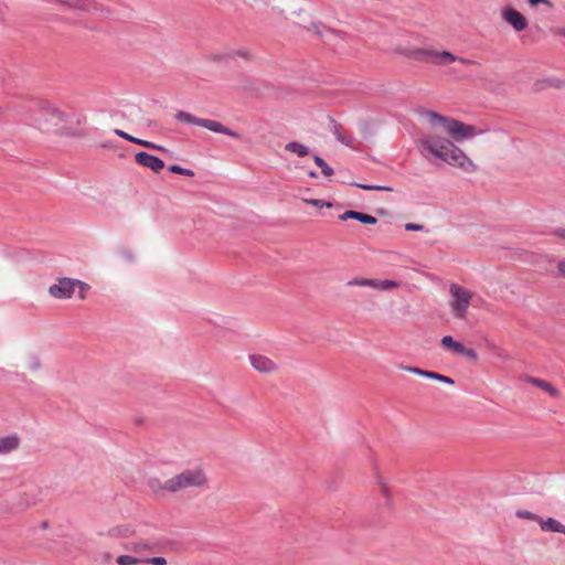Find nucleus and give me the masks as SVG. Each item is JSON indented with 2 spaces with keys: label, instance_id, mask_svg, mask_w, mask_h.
<instances>
[{
  "label": "nucleus",
  "instance_id": "37998d69",
  "mask_svg": "<svg viewBox=\"0 0 565 565\" xmlns=\"http://www.w3.org/2000/svg\"><path fill=\"white\" fill-rule=\"evenodd\" d=\"M557 270H558L559 276L565 278V258L558 262Z\"/></svg>",
  "mask_w": 565,
  "mask_h": 565
},
{
  "label": "nucleus",
  "instance_id": "4be33fe9",
  "mask_svg": "<svg viewBox=\"0 0 565 565\" xmlns=\"http://www.w3.org/2000/svg\"><path fill=\"white\" fill-rule=\"evenodd\" d=\"M315 163L321 168V173L324 177H331L334 174V170L318 154H313L312 157Z\"/></svg>",
  "mask_w": 565,
  "mask_h": 565
},
{
  "label": "nucleus",
  "instance_id": "e433bc0d",
  "mask_svg": "<svg viewBox=\"0 0 565 565\" xmlns=\"http://www.w3.org/2000/svg\"><path fill=\"white\" fill-rule=\"evenodd\" d=\"M482 130H478L476 126L467 125L466 139L473 138L478 134H481Z\"/></svg>",
  "mask_w": 565,
  "mask_h": 565
},
{
  "label": "nucleus",
  "instance_id": "7ed1b4c3",
  "mask_svg": "<svg viewBox=\"0 0 565 565\" xmlns=\"http://www.w3.org/2000/svg\"><path fill=\"white\" fill-rule=\"evenodd\" d=\"M419 114L420 116L428 118L431 126L443 127L454 141L461 142L466 139L467 125L465 122L439 115L431 110H422Z\"/></svg>",
  "mask_w": 565,
  "mask_h": 565
},
{
  "label": "nucleus",
  "instance_id": "f8f14e48",
  "mask_svg": "<svg viewBox=\"0 0 565 565\" xmlns=\"http://www.w3.org/2000/svg\"><path fill=\"white\" fill-rule=\"evenodd\" d=\"M252 366L260 373H273L277 370V364L269 358L260 354L249 355Z\"/></svg>",
  "mask_w": 565,
  "mask_h": 565
},
{
  "label": "nucleus",
  "instance_id": "aec40b11",
  "mask_svg": "<svg viewBox=\"0 0 565 565\" xmlns=\"http://www.w3.org/2000/svg\"><path fill=\"white\" fill-rule=\"evenodd\" d=\"M40 107L43 111L47 113L49 115L58 118L61 121H67L68 115L64 111H61L57 108L52 107L47 102H40Z\"/></svg>",
  "mask_w": 565,
  "mask_h": 565
},
{
  "label": "nucleus",
  "instance_id": "f704fd0d",
  "mask_svg": "<svg viewBox=\"0 0 565 565\" xmlns=\"http://www.w3.org/2000/svg\"><path fill=\"white\" fill-rule=\"evenodd\" d=\"M41 360L39 359V356L36 355H33L31 356V360H30V363H29V369L32 370V371H38L41 369Z\"/></svg>",
  "mask_w": 565,
  "mask_h": 565
},
{
  "label": "nucleus",
  "instance_id": "f3484780",
  "mask_svg": "<svg viewBox=\"0 0 565 565\" xmlns=\"http://www.w3.org/2000/svg\"><path fill=\"white\" fill-rule=\"evenodd\" d=\"M564 524L554 518L543 519L540 522V527L543 532L559 533Z\"/></svg>",
  "mask_w": 565,
  "mask_h": 565
},
{
  "label": "nucleus",
  "instance_id": "473e14b6",
  "mask_svg": "<svg viewBox=\"0 0 565 565\" xmlns=\"http://www.w3.org/2000/svg\"><path fill=\"white\" fill-rule=\"evenodd\" d=\"M337 140H338L339 142H341V143H343V145L348 146V147H352V148L354 147V146H353V140H354V138H353L352 136H349V137H348V136H345V135L341 134V135H338Z\"/></svg>",
  "mask_w": 565,
  "mask_h": 565
},
{
  "label": "nucleus",
  "instance_id": "bb28decb",
  "mask_svg": "<svg viewBox=\"0 0 565 565\" xmlns=\"http://www.w3.org/2000/svg\"><path fill=\"white\" fill-rule=\"evenodd\" d=\"M134 143L142 146L148 149H153V150H158L161 152H168V149H166L164 147L156 145V143L147 141V140H143V139L138 138V140H134Z\"/></svg>",
  "mask_w": 565,
  "mask_h": 565
},
{
  "label": "nucleus",
  "instance_id": "39448f33",
  "mask_svg": "<svg viewBox=\"0 0 565 565\" xmlns=\"http://www.w3.org/2000/svg\"><path fill=\"white\" fill-rule=\"evenodd\" d=\"M408 56L413 60L420 61V62H430L438 65H447L452 62L459 61L462 64H471L472 61L463 58V57H457L449 51H431L426 49H416L409 52Z\"/></svg>",
  "mask_w": 565,
  "mask_h": 565
},
{
  "label": "nucleus",
  "instance_id": "6e6d98bb",
  "mask_svg": "<svg viewBox=\"0 0 565 565\" xmlns=\"http://www.w3.org/2000/svg\"><path fill=\"white\" fill-rule=\"evenodd\" d=\"M559 533L564 534L565 535V525H563L562 530L559 531Z\"/></svg>",
  "mask_w": 565,
  "mask_h": 565
},
{
  "label": "nucleus",
  "instance_id": "c03bdc74",
  "mask_svg": "<svg viewBox=\"0 0 565 565\" xmlns=\"http://www.w3.org/2000/svg\"><path fill=\"white\" fill-rule=\"evenodd\" d=\"M527 2L531 4V6H537L540 3H545L547 6H552V3L548 1V0H527Z\"/></svg>",
  "mask_w": 565,
  "mask_h": 565
},
{
  "label": "nucleus",
  "instance_id": "c756f323",
  "mask_svg": "<svg viewBox=\"0 0 565 565\" xmlns=\"http://www.w3.org/2000/svg\"><path fill=\"white\" fill-rule=\"evenodd\" d=\"M359 127H360V131L364 138H369L370 136L373 135V129H372V125L370 121L364 120V121L360 122Z\"/></svg>",
  "mask_w": 565,
  "mask_h": 565
},
{
  "label": "nucleus",
  "instance_id": "a19ab883",
  "mask_svg": "<svg viewBox=\"0 0 565 565\" xmlns=\"http://www.w3.org/2000/svg\"><path fill=\"white\" fill-rule=\"evenodd\" d=\"M330 121L332 124V131L335 136V138H338V135H341L342 132L340 131V124H338L333 118L330 117Z\"/></svg>",
  "mask_w": 565,
  "mask_h": 565
},
{
  "label": "nucleus",
  "instance_id": "58836bf2",
  "mask_svg": "<svg viewBox=\"0 0 565 565\" xmlns=\"http://www.w3.org/2000/svg\"><path fill=\"white\" fill-rule=\"evenodd\" d=\"M424 225L422 224H416V223H406L405 224V230L406 231H414V232H419V231H424Z\"/></svg>",
  "mask_w": 565,
  "mask_h": 565
},
{
  "label": "nucleus",
  "instance_id": "a211bd4d",
  "mask_svg": "<svg viewBox=\"0 0 565 565\" xmlns=\"http://www.w3.org/2000/svg\"><path fill=\"white\" fill-rule=\"evenodd\" d=\"M530 382L532 384H534L535 386L544 390L552 397H557L559 395V391L555 386H553L550 382H546L544 380L536 379V377H531Z\"/></svg>",
  "mask_w": 565,
  "mask_h": 565
},
{
  "label": "nucleus",
  "instance_id": "8fccbe9b",
  "mask_svg": "<svg viewBox=\"0 0 565 565\" xmlns=\"http://www.w3.org/2000/svg\"><path fill=\"white\" fill-rule=\"evenodd\" d=\"M554 33L565 38V29H556L554 30Z\"/></svg>",
  "mask_w": 565,
  "mask_h": 565
},
{
  "label": "nucleus",
  "instance_id": "9d476101",
  "mask_svg": "<svg viewBox=\"0 0 565 565\" xmlns=\"http://www.w3.org/2000/svg\"><path fill=\"white\" fill-rule=\"evenodd\" d=\"M503 20L509 23L515 31H523L527 26L525 17L513 8H505L502 11Z\"/></svg>",
  "mask_w": 565,
  "mask_h": 565
},
{
  "label": "nucleus",
  "instance_id": "a18cd8bd",
  "mask_svg": "<svg viewBox=\"0 0 565 565\" xmlns=\"http://www.w3.org/2000/svg\"><path fill=\"white\" fill-rule=\"evenodd\" d=\"M354 185L360 189L367 190V191L373 190V184L354 183Z\"/></svg>",
  "mask_w": 565,
  "mask_h": 565
},
{
  "label": "nucleus",
  "instance_id": "0eeeda50",
  "mask_svg": "<svg viewBox=\"0 0 565 565\" xmlns=\"http://www.w3.org/2000/svg\"><path fill=\"white\" fill-rule=\"evenodd\" d=\"M75 287L82 289H88V285L72 278H60L56 284H53L49 288V294L56 299H68L73 296Z\"/></svg>",
  "mask_w": 565,
  "mask_h": 565
},
{
  "label": "nucleus",
  "instance_id": "3c124183",
  "mask_svg": "<svg viewBox=\"0 0 565 565\" xmlns=\"http://www.w3.org/2000/svg\"><path fill=\"white\" fill-rule=\"evenodd\" d=\"M308 175H309L310 178H313V179L318 178V174H317V172H316V171H309Z\"/></svg>",
  "mask_w": 565,
  "mask_h": 565
},
{
  "label": "nucleus",
  "instance_id": "423d86ee",
  "mask_svg": "<svg viewBox=\"0 0 565 565\" xmlns=\"http://www.w3.org/2000/svg\"><path fill=\"white\" fill-rule=\"evenodd\" d=\"M450 306L455 317L458 319L466 318L467 310L470 305V299L472 297L471 292L460 287L459 285L452 284L450 286Z\"/></svg>",
  "mask_w": 565,
  "mask_h": 565
},
{
  "label": "nucleus",
  "instance_id": "09e8293b",
  "mask_svg": "<svg viewBox=\"0 0 565 565\" xmlns=\"http://www.w3.org/2000/svg\"><path fill=\"white\" fill-rule=\"evenodd\" d=\"M556 235L562 237V238H565V228L556 230Z\"/></svg>",
  "mask_w": 565,
  "mask_h": 565
},
{
  "label": "nucleus",
  "instance_id": "c9c22d12",
  "mask_svg": "<svg viewBox=\"0 0 565 565\" xmlns=\"http://www.w3.org/2000/svg\"><path fill=\"white\" fill-rule=\"evenodd\" d=\"M114 132H115L117 136L121 137L122 139L128 140V141H130V142H132V143H134V140H138V138H136V137H134V136H131V135H129V134L125 132V131H124V130H121V129H115V130H114Z\"/></svg>",
  "mask_w": 565,
  "mask_h": 565
},
{
  "label": "nucleus",
  "instance_id": "a878e982",
  "mask_svg": "<svg viewBox=\"0 0 565 565\" xmlns=\"http://www.w3.org/2000/svg\"><path fill=\"white\" fill-rule=\"evenodd\" d=\"M515 515L519 518V519H524V520H531V521H535L540 524V522L542 521V518L533 512H530L527 510H518Z\"/></svg>",
  "mask_w": 565,
  "mask_h": 565
},
{
  "label": "nucleus",
  "instance_id": "5fc2aeb1",
  "mask_svg": "<svg viewBox=\"0 0 565 565\" xmlns=\"http://www.w3.org/2000/svg\"><path fill=\"white\" fill-rule=\"evenodd\" d=\"M555 82H556V79H551V81H550V84H551V85H553V86H555L556 88H559V87H561V85L556 84Z\"/></svg>",
  "mask_w": 565,
  "mask_h": 565
},
{
  "label": "nucleus",
  "instance_id": "49530a36",
  "mask_svg": "<svg viewBox=\"0 0 565 565\" xmlns=\"http://www.w3.org/2000/svg\"><path fill=\"white\" fill-rule=\"evenodd\" d=\"M374 191H392V188L385 185H373Z\"/></svg>",
  "mask_w": 565,
  "mask_h": 565
},
{
  "label": "nucleus",
  "instance_id": "4c0bfd02",
  "mask_svg": "<svg viewBox=\"0 0 565 565\" xmlns=\"http://www.w3.org/2000/svg\"><path fill=\"white\" fill-rule=\"evenodd\" d=\"M147 563L152 565H167V559L162 556H154L147 559Z\"/></svg>",
  "mask_w": 565,
  "mask_h": 565
},
{
  "label": "nucleus",
  "instance_id": "864d4df0",
  "mask_svg": "<svg viewBox=\"0 0 565 565\" xmlns=\"http://www.w3.org/2000/svg\"><path fill=\"white\" fill-rule=\"evenodd\" d=\"M6 6L0 1V17L3 14Z\"/></svg>",
  "mask_w": 565,
  "mask_h": 565
},
{
  "label": "nucleus",
  "instance_id": "7c9ffc66",
  "mask_svg": "<svg viewBox=\"0 0 565 565\" xmlns=\"http://www.w3.org/2000/svg\"><path fill=\"white\" fill-rule=\"evenodd\" d=\"M306 202H307L308 204H311V205H313V206H316V207H319V209H321V207H323V206H327V207H331V206H332V203H331V202H324V201H322V200H318V199H310V200H306Z\"/></svg>",
  "mask_w": 565,
  "mask_h": 565
},
{
  "label": "nucleus",
  "instance_id": "2f4dec72",
  "mask_svg": "<svg viewBox=\"0 0 565 565\" xmlns=\"http://www.w3.org/2000/svg\"><path fill=\"white\" fill-rule=\"evenodd\" d=\"M460 355H463L466 358H468L469 360L476 362L478 360V353L476 352V350L473 349H468V348H463V350L461 351V354Z\"/></svg>",
  "mask_w": 565,
  "mask_h": 565
},
{
  "label": "nucleus",
  "instance_id": "c85d7f7f",
  "mask_svg": "<svg viewBox=\"0 0 565 565\" xmlns=\"http://www.w3.org/2000/svg\"><path fill=\"white\" fill-rule=\"evenodd\" d=\"M118 565H135L139 563V559L130 555H120L116 559Z\"/></svg>",
  "mask_w": 565,
  "mask_h": 565
},
{
  "label": "nucleus",
  "instance_id": "603ef678",
  "mask_svg": "<svg viewBox=\"0 0 565 565\" xmlns=\"http://www.w3.org/2000/svg\"><path fill=\"white\" fill-rule=\"evenodd\" d=\"M86 290H87V289H82V288H81V291H79V298H81V299H84V298H85V291H86Z\"/></svg>",
  "mask_w": 565,
  "mask_h": 565
},
{
  "label": "nucleus",
  "instance_id": "5701e85b",
  "mask_svg": "<svg viewBox=\"0 0 565 565\" xmlns=\"http://www.w3.org/2000/svg\"><path fill=\"white\" fill-rule=\"evenodd\" d=\"M61 135L64 137H72V138H86L89 134L85 129H72V128H63L61 131Z\"/></svg>",
  "mask_w": 565,
  "mask_h": 565
},
{
  "label": "nucleus",
  "instance_id": "4d7b16f0",
  "mask_svg": "<svg viewBox=\"0 0 565 565\" xmlns=\"http://www.w3.org/2000/svg\"><path fill=\"white\" fill-rule=\"evenodd\" d=\"M84 121H85V118H84L83 120H82V119H77V121H76V122H77V124H82V122H84Z\"/></svg>",
  "mask_w": 565,
  "mask_h": 565
},
{
  "label": "nucleus",
  "instance_id": "dca6fc26",
  "mask_svg": "<svg viewBox=\"0 0 565 565\" xmlns=\"http://www.w3.org/2000/svg\"><path fill=\"white\" fill-rule=\"evenodd\" d=\"M440 344L444 349L451 351L455 354L460 355L465 345L461 342L456 341L451 335H445L440 340Z\"/></svg>",
  "mask_w": 565,
  "mask_h": 565
},
{
  "label": "nucleus",
  "instance_id": "b1692460",
  "mask_svg": "<svg viewBox=\"0 0 565 565\" xmlns=\"http://www.w3.org/2000/svg\"><path fill=\"white\" fill-rule=\"evenodd\" d=\"M156 544L148 543V542H136L132 543L130 547L125 546L126 550H131L135 553H140L146 550H153Z\"/></svg>",
  "mask_w": 565,
  "mask_h": 565
},
{
  "label": "nucleus",
  "instance_id": "412c9836",
  "mask_svg": "<svg viewBox=\"0 0 565 565\" xmlns=\"http://www.w3.org/2000/svg\"><path fill=\"white\" fill-rule=\"evenodd\" d=\"M148 487L151 489V491L158 495L163 494L167 491L166 488V481L162 482L159 478H149L148 480Z\"/></svg>",
  "mask_w": 565,
  "mask_h": 565
},
{
  "label": "nucleus",
  "instance_id": "6ab92c4d",
  "mask_svg": "<svg viewBox=\"0 0 565 565\" xmlns=\"http://www.w3.org/2000/svg\"><path fill=\"white\" fill-rule=\"evenodd\" d=\"M285 149L289 152L296 153L298 157H306L310 153L309 147L298 141L288 142Z\"/></svg>",
  "mask_w": 565,
  "mask_h": 565
},
{
  "label": "nucleus",
  "instance_id": "393cba45",
  "mask_svg": "<svg viewBox=\"0 0 565 565\" xmlns=\"http://www.w3.org/2000/svg\"><path fill=\"white\" fill-rule=\"evenodd\" d=\"M427 379H430V380H434V381H438V382H441V383H445V384H449V385L455 384L454 379H451L449 376H446V375H443V374H439L437 372H433V371L428 372Z\"/></svg>",
  "mask_w": 565,
  "mask_h": 565
},
{
  "label": "nucleus",
  "instance_id": "2eb2a0df",
  "mask_svg": "<svg viewBox=\"0 0 565 565\" xmlns=\"http://www.w3.org/2000/svg\"><path fill=\"white\" fill-rule=\"evenodd\" d=\"M19 444L20 439L17 436L0 437V455L15 450Z\"/></svg>",
  "mask_w": 565,
  "mask_h": 565
},
{
  "label": "nucleus",
  "instance_id": "ddd939ff",
  "mask_svg": "<svg viewBox=\"0 0 565 565\" xmlns=\"http://www.w3.org/2000/svg\"><path fill=\"white\" fill-rule=\"evenodd\" d=\"M339 218L341 221L356 220L363 224H370V225H375L377 223V218L375 216H372V215L363 213V212L353 211V210L345 211L343 214H341L339 216Z\"/></svg>",
  "mask_w": 565,
  "mask_h": 565
},
{
  "label": "nucleus",
  "instance_id": "f257e3e1",
  "mask_svg": "<svg viewBox=\"0 0 565 565\" xmlns=\"http://www.w3.org/2000/svg\"><path fill=\"white\" fill-rule=\"evenodd\" d=\"M416 142L420 153L427 160L434 157L466 173L477 171L473 161L454 141L445 137L427 134L422 135Z\"/></svg>",
  "mask_w": 565,
  "mask_h": 565
},
{
  "label": "nucleus",
  "instance_id": "4468645a",
  "mask_svg": "<svg viewBox=\"0 0 565 565\" xmlns=\"http://www.w3.org/2000/svg\"><path fill=\"white\" fill-rule=\"evenodd\" d=\"M136 533L135 527L131 524H120L108 530L107 534L110 537H131Z\"/></svg>",
  "mask_w": 565,
  "mask_h": 565
},
{
  "label": "nucleus",
  "instance_id": "72a5a7b5",
  "mask_svg": "<svg viewBox=\"0 0 565 565\" xmlns=\"http://www.w3.org/2000/svg\"><path fill=\"white\" fill-rule=\"evenodd\" d=\"M404 369L406 371L411 372V373H414L416 375H420V376H424V377H427L428 372H429L427 370H423V369H419V367H416V366H405Z\"/></svg>",
  "mask_w": 565,
  "mask_h": 565
},
{
  "label": "nucleus",
  "instance_id": "9b49d317",
  "mask_svg": "<svg viewBox=\"0 0 565 565\" xmlns=\"http://www.w3.org/2000/svg\"><path fill=\"white\" fill-rule=\"evenodd\" d=\"M135 160L138 164L149 168L156 173L164 168V162L162 159L145 151L137 152Z\"/></svg>",
  "mask_w": 565,
  "mask_h": 565
},
{
  "label": "nucleus",
  "instance_id": "de8ad7c7",
  "mask_svg": "<svg viewBox=\"0 0 565 565\" xmlns=\"http://www.w3.org/2000/svg\"><path fill=\"white\" fill-rule=\"evenodd\" d=\"M382 492L385 497H388V487L385 483H381Z\"/></svg>",
  "mask_w": 565,
  "mask_h": 565
},
{
  "label": "nucleus",
  "instance_id": "6e6552de",
  "mask_svg": "<svg viewBox=\"0 0 565 565\" xmlns=\"http://www.w3.org/2000/svg\"><path fill=\"white\" fill-rule=\"evenodd\" d=\"M311 29L313 30L315 34L326 44L335 47L339 46L341 41L344 42L347 39L345 32L328 28L321 22L311 23Z\"/></svg>",
  "mask_w": 565,
  "mask_h": 565
},
{
  "label": "nucleus",
  "instance_id": "20e7f679",
  "mask_svg": "<svg viewBox=\"0 0 565 565\" xmlns=\"http://www.w3.org/2000/svg\"><path fill=\"white\" fill-rule=\"evenodd\" d=\"M174 118L177 121L182 124L201 126L216 134H223L235 139H242V136L238 132L230 129L228 127L224 126L222 122L217 120L200 118L185 110H178L174 114Z\"/></svg>",
  "mask_w": 565,
  "mask_h": 565
},
{
  "label": "nucleus",
  "instance_id": "cd10ccee",
  "mask_svg": "<svg viewBox=\"0 0 565 565\" xmlns=\"http://www.w3.org/2000/svg\"><path fill=\"white\" fill-rule=\"evenodd\" d=\"M169 171H171L172 173L181 174V175H185V177H193L194 175V171L193 170L188 169V168H182L179 164H171L169 167Z\"/></svg>",
  "mask_w": 565,
  "mask_h": 565
},
{
  "label": "nucleus",
  "instance_id": "79ce46f5",
  "mask_svg": "<svg viewBox=\"0 0 565 565\" xmlns=\"http://www.w3.org/2000/svg\"><path fill=\"white\" fill-rule=\"evenodd\" d=\"M231 57V54H214L211 60L214 62L225 61Z\"/></svg>",
  "mask_w": 565,
  "mask_h": 565
},
{
  "label": "nucleus",
  "instance_id": "ea45409f",
  "mask_svg": "<svg viewBox=\"0 0 565 565\" xmlns=\"http://www.w3.org/2000/svg\"><path fill=\"white\" fill-rule=\"evenodd\" d=\"M232 56H239V57H243V58H249V52L245 49H241V50H237L233 53H231V57Z\"/></svg>",
  "mask_w": 565,
  "mask_h": 565
},
{
  "label": "nucleus",
  "instance_id": "f03ea898",
  "mask_svg": "<svg viewBox=\"0 0 565 565\" xmlns=\"http://www.w3.org/2000/svg\"><path fill=\"white\" fill-rule=\"evenodd\" d=\"M207 483V478L202 468L186 469L166 481L167 491L177 493L189 488H201Z\"/></svg>",
  "mask_w": 565,
  "mask_h": 565
},
{
  "label": "nucleus",
  "instance_id": "1a4fd4ad",
  "mask_svg": "<svg viewBox=\"0 0 565 565\" xmlns=\"http://www.w3.org/2000/svg\"><path fill=\"white\" fill-rule=\"evenodd\" d=\"M349 286H360V287H372L380 290H391L398 287V282L394 280H380V279H369V278H355L348 282Z\"/></svg>",
  "mask_w": 565,
  "mask_h": 565
}]
</instances>
